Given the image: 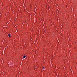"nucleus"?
I'll return each instance as SVG.
<instances>
[{"label":"nucleus","mask_w":77,"mask_h":77,"mask_svg":"<svg viewBox=\"0 0 77 77\" xmlns=\"http://www.w3.org/2000/svg\"><path fill=\"white\" fill-rule=\"evenodd\" d=\"M8 36H9V37H11V34H8Z\"/></svg>","instance_id":"nucleus-1"},{"label":"nucleus","mask_w":77,"mask_h":77,"mask_svg":"<svg viewBox=\"0 0 77 77\" xmlns=\"http://www.w3.org/2000/svg\"><path fill=\"white\" fill-rule=\"evenodd\" d=\"M44 68H44V67H43L42 68V69H44Z\"/></svg>","instance_id":"nucleus-3"},{"label":"nucleus","mask_w":77,"mask_h":77,"mask_svg":"<svg viewBox=\"0 0 77 77\" xmlns=\"http://www.w3.org/2000/svg\"><path fill=\"white\" fill-rule=\"evenodd\" d=\"M26 57V56L24 55L23 57V58H25Z\"/></svg>","instance_id":"nucleus-2"}]
</instances>
